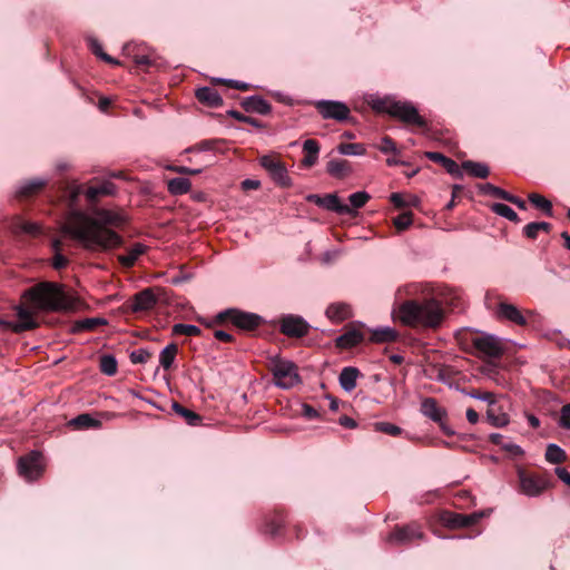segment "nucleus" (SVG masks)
<instances>
[{
  "label": "nucleus",
  "mask_w": 570,
  "mask_h": 570,
  "mask_svg": "<svg viewBox=\"0 0 570 570\" xmlns=\"http://www.w3.org/2000/svg\"><path fill=\"white\" fill-rule=\"evenodd\" d=\"M191 188V183L188 178L185 177H175L168 180L167 189L169 194L174 196H179L187 194Z\"/></svg>",
  "instance_id": "nucleus-32"
},
{
  "label": "nucleus",
  "mask_w": 570,
  "mask_h": 570,
  "mask_svg": "<svg viewBox=\"0 0 570 570\" xmlns=\"http://www.w3.org/2000/svg\"><path fill=\"white\" fill-rule=\"evenodd\" d=\"M425 157L440 164L450 175L454 177L461 176L460 166L451 158L438 151H426Z\"/></svg>",
  "instance_id": "nucleus-26"
},
{
  "label": "nucleus",
  "mask_w": 570,
  "mask_h": 570,
  "mask_svg": "<svg viewBox=\"0 0 570 570\" xmlns=\"http://www.w3.org/2000/svg\"><path fill=\"white\" fill-rule=\"evenodd\" d=\"M151 357V353L146 348H138L130 353V361L134 364L146 363Z\"/></svg>",
  "instance_id": "nucleus-55"
},
{
  "label": "nucleus",
  "mask_w": 570,
  "mask_h": 570,
  "mask_svg": "<svg viewBox=\"0 0 570 570\" xmlns=\"http://www.w3.org/2000/svg\"><path fill=\"white\" fill-rule=\"evenodd\" d=\"M216 81L219 82V83H225V85H227L230 88H234V89H237V90H242V91H246V90L249 89V85L248 83L243 82V81H238V80L217 79Z\"/></svg>",
  "instance_id": "nucleus-58"
},
{
  "label": "nucleus",
  "mask_w": 570,
  "mask_h": 570,
  "mask_svg": "<svg viewBox=\"0 0 570 570\" xmlns=\"http://www.w3.org/2000/svg\"><path fill=\"white\" fill-rule=\"evenodd\" d=\"M364 340V334L354 327L347 328L342 335L336 338V346L343 350L352 348Z\"/></svg>",
  "instance_id": "nucleus-22"
},
{
  "label": "nucleus",
  "mask_w": 570,
  "mask_h": 570,
  "mask_svg": "<svg viewBox=\"0 0 570 570\" xmlns=\"http://www.w3.org/2000/svg\"><path fill=\"white\" fill-rule=\"evenodd\" d=\"M18 321L11 325L16 333L35 330L38 327V322L33 317V312L27 307L19 305L16 307Z\"/></svg>",
  "instance_id": "nucleus-18"
},
{
  "label": "nucleus",
  "mask_w": 570,
  "mask_h": 570,
  "mask_svg": "<svg viewBox=\"0 0 570 570\" xmlns=\"http://www.w3.org/2000/svg\"><path fill=\"white\" fill-rule=\"evenodd\" d=\"M491 509L481 510L471 514H465V538H474L482 532V528L478 525L479 521L489 517Z\"/></svg>",
  "instance_id": "nucleus-19"
},
{
  "label": "nucleus",
  "mask_w": 570,
  "mask_h": 570,
  "mask_svg": "<svg viewBox=\"0 0 570 570\" xmlns=\"http://www.w3.org/2000/svg\"><path fill=\"white\" fill-rule=\"evenodd\" d=\"M552 225L547 222H532L523 227V235L529 239H535L539 232L550 233Z\"/></svg>",
  "instance_id": "nucleus-38"
},
{
  "label": "nucleus",
  "mask_w": 570,
  "mask_h": 570,
  "mask_svg": "<svg viewBox=\"0 0 570 570\" xmlns=\"http://www.w3.org/2000/svg\"><path fill=\"white\" fill-rule=\"evenodd\" d=\"M126 224L127 217L122 212L94 207L89 212L71 210L60 229L86 250L108 252L124 244L116 229Z\"/></svg>",
  "instance_id": "nucleus-1"
},
{
  "label": "nucleus",
  "mask_w": 570,
  "mask_h": 570,
  "mask_svg": "<svg viewBox=\"0 0 570 570\" xmlns=\"http://www.w3.org/2000/svg\"><path fill=\"white\" fill-rule=\"evenodd\" d=\"M371 196L366 191H356L350 195L348 200L352 208V214L354 209H358L365 206V204L370 200Z\"/></svg>",
  "instance_id": "nucleus-52"
},
{
  "label": "nucleus",
  "mask_w": 570,
  "mask_h": 570,
  "mask_svg": "<svg viewBox=\"0 0 570 570\" xmlns=\"http://www.w3.org/2000/svg\"><path fill=\"white\" fill-rule=\"evenodd\" d=\"M259 165L268 173L273 181L279 187L288 188L292 186V179L288 175L287 168L279 158L265 155L259 158Z\"/></svg>",
  "instance_id": "nucleus-9"
},
{
  "label": "nucleus",
  "mask_w": 570,
  "mask_h": 570,
  "mask_svg": "<svg viewBox=\"0 0 570 570\" xmlns=\"http://www.w3.org/2000/svg\"><path fill=\"white\" fill-rule=\"evenodd\" d=\"M117 191L114 183L106 180L99 185L90 186L85 190V196L89 203H96L101 196H111Z\"/></svg>",
  "instance_id": "nucleus-20"
},
{
  "label": "nucleus",
  "mask_w": 570,
  "mask_h": 570,
  "mask_svg": "<svg viewBox=\"0 0 570 570\" xmlns=\"http://www.w3.org/2000/svg\"><path fill=\"white\" fill-rule=\"evenodd\" d=\"M376 430L394 436L401 433V428L389 422L376 423Z\"/></svg>",
  "instance_id": "nucleus-57"
},
{
  "label": "nucleus",
  "mask_w": 570,
  "mask_h": 570,
  "mask_svg": "<svg viewBox=\"0 0 570 570\" xmlns=\"http://www.w3.org/2000/svg\"><path fill=\"white\" fill-rule=\"evenodd\" d=\"M315 108L324 119H334L336 121L347 120L351 112L347 105L336 100L316 101Z\"/></svg>",
  "instance_id": "nucleus-13"
},
{
  "label": "nucleus",
  "mask_w": 570,
  "mask_h": 570,
  "mask_svg": "<svg viewBox=\"0 0 570 570\" xmlns=\"http://www.w3.org/2000/svg\"><path fill=\"white\" fill-rule=\"evenodd\" d=\"M107 324L105 318L90 317L77 321L73 325V332L94 331L100 325Z\"/></svg>",
  "instance_id": "nucleus-41"
},
{
  "label": "nucleus",
  "mask_w": 570,
  "mask_h": 570,
  "mask_svg": "<svg viewBox=\"0 0 570 570\" xmlns=\"http://www.w3.org/2000/svg\"><path fill=\"white\" fill-rule=\"evenodd\" d=\"M177 353H178V346L175 343H170V344L166 345L159 354L160 366L164 370L168 371L173 366L175 358L177 356Z\"/></svg>",
  "instance_id": "nucleus-35"
},
{
  "label": "nucleus",
  "mask_w": 570,
  "mask_h": 570,
  "mask_svg": "<svg viewBox=\"0 0 570 570\" xmlns=\"http://www.w3.org/2000/svg\"><path fill=\"white\" fill-rule=\"evenodd\" d=\"M490 208L494 214L502 216V217L509 219L510 222H513V223L520 222L518 214L505 204L494 203L490 206Z\"/></svg>",
  "instance_id": "nucleus-44"
},
{
  "label": "nucleus",
  "mask_w": 570,
  "mask_h": 570,
  "mask_svg": "<svg viewBox=\"0 0 570 570\" xmlns=\"http://www.w3.org/2000/svg\"><path fill=\"white\" fill-rule=\"evenodd\" d=\"M528 199L533 206L541 209L547 216H553L552 203L540 194L531 193L529 194Z\"/></svg>",
  "instance_id": "nucleus-40"
},
{
  "label": "nucleus",
  "mask_w": 570,
  "mask_h": 570,
  "mask_svg": "<svg viewBox=\"0 0 570 570\" xmlns=\"http://www.w3.org/2000/svg\"><path fill=\"white\" fill-rule=\"evenodd\" d=\"M171 171L181 174V175H198L202 173V169H193L186 166H171L169 167Z\"/></svg>",
  "instance_id": "nucleus-62"
},
{
  "label": "nucleus",
  "mask_w": 570,
  "mask_h": 570,
  "mask_svg": "<svg viewBox=\"0 0 570 570\" xmlns=\"http://www.w3.org/2000/svg\"><path fill=\"white\" fill-rule=\"evenodd\" d=\"M337 150L342 155L362 156L366 153L363 144L343 142L337 146Z\"/></svg>",
  "instance_id": "nucleus-46"
},
{
  "label": "nucleus",
  "mask_w": 570,
  "mask_h": 570,
  "mask_svg": "<svg viewBox=\"0 0 570 570\" xmlns=\"http://www.w3.org/2000/svg\"><path fill=\"white\" fill-rule=\"evenodd\" d=\"M240 105L247 112L268 115L272 111L271 104L261 96L246 97Z\"/></svg>",
  "instance_id": "nucleus-21"
},
{
  "label": "nucleus",
  "mask_w": 570,
  "mask_h": 570,
  "mask_svg": "<svg viewBox=\"0 0 570 570\" xmlns=\"http://www.w3.org/2000/svg\"><path fill=\"white\" fill-rule=\"evenodd\" d=\"M228 115H229L232 118H234V119H236V120H238V121H240V122L248 124V125H250V126H253V127H256V128H259V129L264 127V126H263V124H262L258 119L253 118V117H249V116H245V115H244V114H242L240 111H237V110H229V111H228Z\"/></svg>",
  "instance_id": "nucleus-54"
},
{
  "label": "nucleus",
  "mask_w": 570,
  "mask_h": 570,
  "mask_svg": "<svg viewBox=\"0 0 570 570\" xmlns=\"http://www.w3.org/2000/svg\"><path fill=\"white\" fill-rule=\"evenodd\" d=\"M173 410L176 414L184 417L189 425H197L202 420L197 413L189 409H186L185 406L177 402L173 403Z\"/></svg>",
  "instance_id": "nucleus-42"
},
{
  "label": "nucleus",
  "mask_w": 570,
  "mask_h": 570,
  "mask_svg": "<svg viewBox=\"0 0 570 570\" xmlns=\"http://www.w3.org/2000/svg\"><path fill=\"white\" fill-rule=\"evenodd\" d=\"M45 468L43 455L37 450L20 456L17 462L18 474L28 482L39 480L45 472Z\"/></svg>",
  "instance_id": "nucleus-5"
},
{
  "label": "nucleus",
  "mask_w": 570,
  "mask_h": 570,
  "mask_svg": "<svg viewBox=\"0 0 570 570\" xmlns=\"http://www.w3.org/2000/svg\"><path fill=\"white\" fill-rule=\"evenodd\" d=\"M495 315L500 320H508L512 323H515L520 326H524L527 324L525 316L521 313V311L513 304L507 302H500L495 309Z\"/></svg>",
  "instance_id": "nucleus-17"
},
{
  "label": "nucleus",
  "mask_w": 570,
  "mask_h": 570,
  "mask_svg": "<svg viewBox=\"0 0 570 570\" xmlns=\"http://www.w3.org/2000/svg\"><path fill=\"white\" fill-rule=\"evenodd\" d=\"M476 188L480 195L491 196L500 199H502L505 194V190L490 183L476 184Z\"/></svg>",
  "instance_id": "nucleus-49"
},
{
  "label": "nucleus",
  "mask_w": 570,
  "mask_h": 570,
  "mask_svg": "<svg viewBox=\"0 0 570 570\" xmlns=\"http://www.w3.org/2000/svg\"><path fill=\"white\" fill-rule=\"evenodd\" d=\"M442 525L449 529L463 528V514L452 511H442L439 515Z\"/></svg>",
  "instance_id": "nucleus-36"
},
{
  "label": "nucleus",
  "mask_w": 570,
  "mask_h": 570,
  "mask_svg": "<svg viewBox=\"0 0 570 570\" xmlns=\"http://www.w3.org/2000/svg\"><path fill=\"white\" fill-rule=\"evenodd\" d=\"M69 424L76 429L83 430L90 428H99L101 422L94 419L90 414L83 413L72 419Z\"/></svg>",
  "instance_id": "nucleus-39"
},
{
  "label": "nucleus",
  "mask_w": 570,
  "mask_h": 570,
  "mask_svg": "<svg viewBox=\"0 0 570 570\" xmlns=\"http://www.w3.org/2000/svg\"><path fill=\"white\" fill-rule=\"evenodd\" d=\"M556 474L562 482L570 487V472L566 468H556Z\"/></svg>",
  "instance_id": "nucleus-64"
},
{
  "label": "nucleus",
  "mask_w": 570,
  "mask_h": 570,
  "mask_svg": "<svg viewBox=\"0 0 570 570\" xmlns=\"http://www.w3.org/2000/svg\"><path fill=\"white\" fill-rule=\"evenodd\" d=\"M397 317L402 324L410 327L434 328L443 320L441 304L434 299H409L403 302L397 309Z\"/></svg>",
  "instance_id": "nucleus-2"
},
{
  "label": "nucleus",
  "mask_w": 570,
  "mask_h": 570,
  "mask_svg": "<svg viewBox=\"0 0 570 570\" xmlns=\"http://www.w3.org/2000/svg\"><path fill=\"white\" fill-rule=\"evenodd\" d=\"M518 476L521 492L529 497L541 494L550 485V479L544 473L519 470Z\"/></svg>",
  "instance_id": "nucleus-6"
},
{
  "label": "nucleus",
  "mask_w": 570,
  "mask_h": 570,
  "mask_svg": "<svg viewBox=\"0 0 570 570\" xmlns=\"http://www.w3.org/2000/svg\"><path fill=\"white\" fill-rule=\"evenodd\" d=\"M391 117L399 119L407 126H416L419 128H426V120L419 114L417 109L412 102L399 101L390 106Z\"/></svg>",
  "instance_id": "nucleus-8"
},
{
  "label": "nucleus",
  "mask_w": 570,
  "mask_h": 570,
  "mask_svg": "<svg viewBox=\"0 0 570 570\" xmlns=\"http://www.w3.org/2000/svg\"><path fill=\"white\" fill-rule=\"evenodd\" d=\"M302 413L308 420H314L320 415L318 412L309 404H303Z\"/></svg>",
  "instance_id": "nucleus-63"
},
{
  "label": "nucleus",
  "mask_w": 570,
  "mask_h": 570,
  "mask_svg": "<svg viewBox=\"0 0 570 570\" xmlns=\"http://www.w3.org/2000/svg\"><path fill=\"white\" fill-rule=\"evenodd\" d=\"M412 217L413 214L411 212H404L393 219V224L399 232L405 230L411 226Z\"/></svg>",
  "instance_id": "nucleus-53"
},
{
  "label": "nucleus",
  "mask_w": 570,
  "mask_h": 570,
  "mask_svg": "<svg viewBox=\"0 0 570 570\" xmlns=\"http://www.w3.org/2000/svg\"><path fill=\"white\" fill-rule=\"evenodd\" d=\"M465 175L484 179L490 175V168L485 163L465 159Z\"/></svg>",
  "instance_id": "nucleus-33"
},
{
  "label": "nucleus",
  "mask_w": 570,
  "mask_h": 570,
  "mask_svg": "<svg viewBox=\"0 0 570 570\" xmlns=\"http://www.w3.org/2000/svg\"><path fill=\"white\" fill-rule=\"evenodd\" d=\"M470 395L473 397L482 399L488 401V419L492 425L497 428H502L509 423L508 414L502 411L501 405L494 400L492 393L484 392L480 393L476 390L470 392Z\"/></svg>",
  "instance_id": "nucleus-12"
},
{
  "label": "nucleus",
  "mask_w": 570,
  "mask_h": 570,
  "mask_svg": "<svg viewBox=\"0 0 570 570\" xmlns=\"http://www.w3.org/2000/svg\"><path fill=\"white\" fill-rule=\"evenodd\" d=\"M161 289L158 287H147L136 293L129 301V309L132 313L148 312L153 309L159 298Z\"/></svg>",
  "instance_id": "nucleus-11"
},
{
  "label": "nucleus",
  "mask_w": 570,
  "mask_h": 570,
  "mask_svg": "<svg viewBox=\"0 0 570 570\" xmlns=\"http://www.w3.org/2000/svg\"><path fill=\"white\" fill-rule=\"evenodd\" d=\"M559 422L561 426L570 429V403L562 406Z\"/></svg>",
  "instance_id": "nucleus-60"
},
{
  "label": "nucleus",
  "mask_w": 570,
  "mask_h": 570,
  "mask_svg": "<svg viewBox=\"0 0 570 570\" xmlns=\"http://www.w3.org/2000/svg\"><path fill=\"white\" fill-rule=\"evenodd\" d=\"M99 367L101 373L112 376L117 373L118 364L112 355L106 354L100 357Z\"/></svg>",
  "instance_id": "nucleus-47"
},
{
  "label": "nucleus",
  "mask_w": 570,
  "mask_h": 570,
  "mask_svg": "<svg viewBox=\"0 0 570 570\" xmlns=\"http://www.w3.org/2000/svg\"><path fill=\"white\" fill-rule=\"evenodd\" d=\"M22 298L37 311L60 312L72 307L62 286L53 282H40L22 293Z\"/></svg>",
  "instance_id": "nucleus-3"
},
{
  "label": "nucleus",
  "mask_w": 570,
  "mask_h": 570,
  "mask_svg": "<svg viewBox=\"0 0 570 570\" xmlns=\"http://www.w3.org/2000/svg\"><path fill=\"white\" fill-rule=\"evenodd\" d=\"M11 230L13 234H28L38 236L42 233V227L38 223L23 220L21 217H14L11 223Z\"/></svg>",
  "instance_id": "nucleus-25"
},
{
  "label": "nucleus",
  "mask_w": 570,
  "mask_h": 570,
  "mask_svg": "<svg viewBox=\"0 0 570 570\" xmlns=\"http://www.w3.org/2000/svg\"><path fill=\"white\" fill-rule=\"evenodd\" d=\"M89 48L92 51L94 55L102 59L104 61L110 63V65H119L118 60L114 59L102 50L101 43L94 38L88 39Z\"/></svg>",
  "instance_id": "nucleus-48"
},
{
  "label": "nucleus",
  "mask_w": 570,
  "mask_h": 570,
  "mask_svg": "<svg viewBox=\"0 0 570 570\" xmlns=\"http://www.w3.org/2000/svg\"><path fill=\"white\" fill-rule=\"evenodd\" d=\"M197 100L208 107L217 108L223 105V98L218 91L212 87L198 88L195 92Z\"/></svg>",
  "instance_id": "nucleus-23"
},
{
  "label": "nucleus",
  "mask_w": 570,
  "mask_h": 570,
  "mask_svg": "<svg viewBox=\"0 0 570 570\" xmlns=\"http://www.w3.org/2000/svg\"><path fill=\"white\" fill-rule=\"evenodd\" d=\"M567 459L566 452L557 444H549L546 450V460L552 464H560Z\"/></svg>",
  "instance_id": "nucleus-43"
},
{
  "label": "nucleus",
  "mask_w": 570,
  "mask_h": 570,
  "mask_svg": "<svg viewBox=\"0 0 570 570\" xmlns=\"http://www.w3.org/2000/svg\"><path fill=\"white\" fill-rule=\"evenodd\" d=\"M279 331L288 337H303L309 331V324L298 315L288 314L281 318Z\"/></svg>",
  "instance_id": "nucleus-14"
},
{
  "label": "nucleus",
  "mask_w": 570,
  "mask_h": 570,
  "mask_svg": "<svg viewBox=\"0 0 570 570\" xmlns=\"http://www.w3.org/2000/svg\"><path fill=\"white\" fill-rule=\"evenodd\" d=\"M47 181L45 179L35 178L28 181H24L20 188L18 189L17 194L21 197H29L38 191H40L45 186Z\"/></svg>",
  "instance_id": "nucleus-37"
},
{
  "label": "nucleus",
  "mask_w": 570,
  "mask_h": 570,
  "mask_svg": "<svg viewBox=\"0 0 570 570\" xmlns=\"http://www.w3.org/2000/svg\"><path fill=\"white\" fill-rule=\"evenodd\" d=\"M439 379L446 383L450 387H455L456 390L460 389V374L452 372L451 367L446 366L440 370L439 372Z\"/></svg>",
  "instance_id": "nucleus-45"
},
{
  "label": "nucleus",
  "mask_w": 570,
  "mask_h": 570,
  "mask_svg": "<svg viewBox=\"0 0 570 570\" xmlns=\"http://www.w3.org/2000/svg\"><path fill=\"white\" fill-rule=\"evenodd\" d=\"M326 171L328 175L335 178H344L351 171V167L347 160L344 159H331L326 165Z\"/></svg>",
  "instance_id": "nucleus-31"
},
{
  "label": "nucleus",
  "mask_w": 570,
  "mask_h": 570,
  "mask_svg": "<svg viewBox=\"0 0 570 570\" xmlns=\"http://www.w3.org/2000/svg\"><path fill=\"white\" fill-rule=\"evenodd\" d=\"M323 208L340 215H352V208L342 204L336 194H327L324 196Z\"/></svg>",
  "instance_id": "nucleus-30"
},
{
  "label": "nucleus",
  "mask_w": 570,
  "mask_h": 570,
  "mask_svg": "<svg viewBox=\"0 0 570 570\" xmlns=\"http://www.w3.org/2000/svg\"><path fill=\"white\" fill-rule=\"evenodd\" d=\"M273 377L275 384L282 389H292L299 383L297 367L288 361H279L274 364Z\"/></svg>",
  "instance_id": "nucleus-10"
},
{
  "label": "nucleus",
  "mask_w": 570,
  "mask_h": 570,
  "mask_svg": "<svg viewBox=\"0 0 570 570\" xmlns=\"http://www.w3.org/2000/svg\"><path fill=\"white\" fill-rule=\"evenodd\" d=\"M147 246L142 243H135L128 250L127 254L118 255V262L125 268L132 267L138 258L147 252Z\"/></svg>",
  "instance_id": "nucleus-28"
},
{
  "label": "nucleus",
  "mask_w": 570,
  "mask_h": 570,
  "mask_svg": "<svg viewBox=\"0 0 570 570\" xmlns=\"http://www.w3.org/2000/svg\"><path fill=\"white\" fill-rule=\"evenodd\" d=\"M394 102H395L394 99H391V98H387V97H385V98H373L370 101V106L376 112H385L387 115H391L390 106H392Z\"/></svg>",
  "instance_id": "nucleus-51"
},
{
  "label": "nucleus",
  "mask_w": 570,
  "mask_h": 570,
  "mask_svg": "<svg viewBox=\"0 0 570 570\" xmlns=\"http://www.w3.org/2000/svg\"><path fill=\"white\" fill-rule=\"evenodd\" d=\"M502 199L515 205L520 209H527V203L523 199H521L520 197H517L508 191H505Z\"/></svg>",
  "instance_id": "nucleus-59"
},
{
  "label": "nucleus",
  "mask_w": 570,
  "mask_h": 570,
  "mask_svg": "<svg viewBox=\"0 0 570 570\" xmlns=\"http://www.w3.org/2000/svg\"><path fill=\"white\" fill-rule=\"evenodd\" d=\"M421 412L424 416L431 419L434 422L440 423L441 429L446 434H452V432L445 426L443 419L446 415L445 410L439 405L438 401L433 397H425L421 402Z\"/></svg>",
  "instance_id": "nucleus-16"
},
{
  "label": "nucleus",
  "mask_w": 570,
  "mask_h": 570,
  "mask_svg": "<svg viewBox=\"0 0 570 570\" xmlns=\"http://www.w3.org/2000/svg\"><path fill=\"white\" fill-rule=\"evenodd\" d=\"M215 322L217 324L230 322L242 331H254L263 323V318L255 313L245 312L238 308H227L216 315Z\"/></svg>",
  "instance_id": "nucleus-4"
},
{
  "label": "nucleus",
  "mask_w": 570,
  "mask_h": 570,
  "mask_svg": "<svg viewBox=\"0 0 570 570\" xmlns=\"http://www.w3.org/2000/svg\"><path fill=\"white\" fill-rule=\"evenodd\" d=\"M472 346L479 357L500 358L505 351L502 340L493 335L482 334L472 340Z\"/></svg>",
  "instance_id": "nucleus-7"
},
{
  "label": "nucleus",
  "mask_w": 570,
  "mask_h": 570,
  "mask_svg": "<svg viewBox=\"0 0 570 570\" xmlns=\"http://www.w3.org/2000/svg\"><path fill=\"white\" fill-rule=\"evenodd\" d=\"M379 149L383 154H389V153L397 154L399 153V149H397L394 140L391 137H389V136H384L381 139V142L379 145Z\"/></svg>",
  "instance_id": "nucleus-56"
},
{
  "label": "nucleus",
  "mask_w": 570,
  "mask_h": 570,
  "mask_svg": "<svg viewBox=\"0 0 570 570\" xmlns=\"http://www.w3.org/2000/svg\"><path fill=\"white\" fill-rule=\"evenodd\" d=\"M200 333V328L191 324L177 323L173 326V334L175 335L198 336Z\"/></svg>",
  "instance_id": "nucleus-50"
},
{
  "label": "nucleus",
  "mask_w": 570,
  "mask_h": 570,
  "mask_svg": "<svg viewBox=\"0 0 570 570\" xmlns=\"http://www.w3.org/2000/svg\"><path fill=\"white\" fill-rule=\"evenodd\" d=\"M424 534L417 523L396 527L387 537V541L394 544H409L414 540L423 539Z\"/></svg>",
  "instance_id": "nucleus-15"
},
{
  "label": "nucleus",
  "mask_w": 570,
  "mask_h": 570,
  "mask_svg": "<svg viewBox=\"0 0 570 570\" xmlns=\"http://www.w3.org/2000/svg\"><path fill=\"white\" fill-rule=\"evenodd\" d=\"M303 151L305 156L302 160V166L306 168L313 167L318 159L320 144L315 139H306L303 144Z\"/></svg>",
  "instance_id": "nucleus-29"
},
{
  "label": "nucleus",
  "mask_w": 570,
  "mask_h": 570,
  "mask_svg": "<svg viewBox=\"0 0 570 570\" xmlns=\"http://www.w3.org/2000/svg\"><path fill=\"white\" fill-rule=\"evenodd\" d=\"M399 334L392 327H379L372 331L371 342L373 343H387L396 341Z\"/></svg>",
  "instance_id": "nucleus-34"
},
{
  "label": "nucleus",
  "mask_w": 570,
  "mask_h": 570,
  "mask_svg": "<svg viewBox=\"0 0 570 570\" xmlns=\"http://www.w3.org/2000/svg\"><path fill=\"white\" fill-rule=\"evenodd\" d=\"M69 261L61 253H55L52 258V267L55 269H62L68 265Z\"/></svg>",
  "instance_id": "nucleus-61"
},
{
  "label": "nucleus",
  "mask_w": 570,
  "mask_h": 570,
  "mask_svg": "<svg viewBox=\"0 0 570 570\" xmlns=\"http://www.w3.org/2000/svg\"><path fill=\"white\" fill-rule=\"evenodd\" d=\"M325 314L332 322L340 323L352 317V308L346 303L336 302L327 306Z\"/></svg>",
  "instance_id": "nucleus-24"
},
{
  "label": "nucleus",
  "mask_w": 570,
  "mask_h": 570,
  "mask_svg": "<svg viewBox=\"0 0 570 570\" xmlns=\"http://www.w3.org/2000/svg\"><path fill=\"white\" fill-rule=\"evenodd\" d=\"M361 376V372L357 367L346 366L344 367L338 376L341 387L345 392H352L357 384V379Z\"/></svg>",
  "instance_id": "nucleus-27"
}]
</instances>
